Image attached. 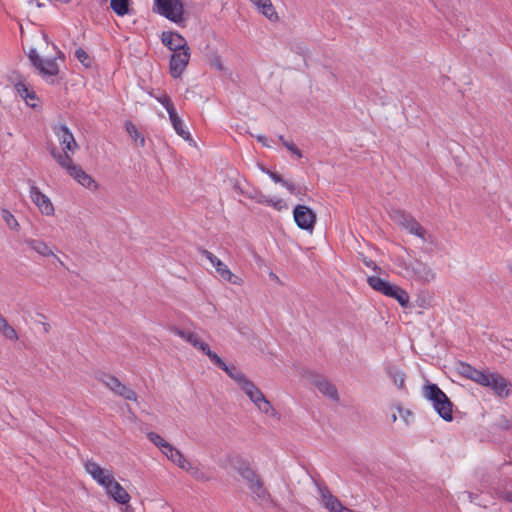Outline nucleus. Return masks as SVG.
<instances>
[{"mask_svg": "<svg viewBox=\"0 0 512 512\" xmlns=\"http://www.w3.org/2000/svg\"><path fill=\"white\" fill-rule=\"evenodd\" d=\"M50 154L56 162L80 185L88 189L97 188L95 180L79 165L74 164L71 155H60V152L55 147L51 148Z\"/></svg>", "mask_w": 512, "mask_h": 512, "instance_id": "nucleus-1", "label": "nucleus"}, {"mask_svg": "<svg viewBox=\"0 0 512 512\" xmlns=\"http://www.w3.org/2000/svg\"><path fill=\"white\" fill-rule=\"evenodd\" d=\"M423 395L432 403L433 408L442 419L452 421L453 404L436 384L431 383L424 386Z\"/></svg>", "mask_w": 512, "mask_h": 512, "instance_id": "nucleus-2", "label": "nucleus"}, {"mask_svg": "<svg viewBox=\"0 0 512 512\" xmlns=\"http://www.w3.org/2000/svg\"><path fill=\"white\" fill-rule=\"evenodd\" d=\"M402 275L409 279L420 283H429L436 277V273L425 262L419 259H412L408 262L400 264Z\"/></svg>", "mask_w": 512, "mask_h": 512, "instance_id": "nucleus-3", "label": "nucleus"}, {"mask_svg": "<svg viewBox=\"0 0 512 512\" xmlns=\"http://www.w3.org/2000/svg\"><path fill=\"white\" fill-rule=\"evenodd\" d=\"M367 282L375 291L397 300L402 307L408 306L410 301L409 294L398 285L392 284L378 276L368 277Z\"/></svg>", "mask_w": 512, "mask_h": 512, "instance_id": "nucleus-4", "label": "nucleus"}, {"mask_svg": "<svg viewBox=\"0 0 512 512\" xmlns=\"http://www.w3.org/2000/svg\"><path fill=\"white\" fill-rule=\"evenodd\" d=\"M390 217L396 224L407 230L409 233L419 237L423 241H426V230L412 215L403 210L395 209L390 212Z\"/></svg>", "mask_w": 512, "mask_h": 512, "instance_id": "nucleus-5", "label": "nucleus"}, {"mask_svg": "<svg viewBox=\"0 0 512 512\" xmlns=\"http://www.w3.org/2000/svg\"><path fill=\"white\" fill-rule=\"evenodd\" d=\"M154 11L174 23L183 21L184 6L181 0H154Z\"/></svg>", "mask_w": 512, "mask_h": 512, "instance_id": "nucleus-6", "label": "nucleus"}, {"mask_svg": "<svg viewBox=\"0 0 512 512\" xmlns=\"http://www.w3.org/2000/svg\"><path fill=\"white\" fill-rule=\"evenodd\" d=\"M242 391L248 396V398L255 404V406L262 413L268 416H275L276 410L271 405L270 401L267 400L265 395L260 391V389L249 380L242 387H240Z\"/></svg>", "mask_w": 512, "mask_h": 512, "instance_id": "nucleus-7", "label": "nucleus"}, {"mask_svg": "<svg viewBox=\"0 0 512 512\" xmlns=\"http://www.w3.org/2000/svg\"><path fill=\"white\" fill-rule=\"evenodd\" d=\"M97 379L114 394L130 401H137L134 390L122 383L116 376L109 373H101Z\"/></svg>", "mask_w": 512, "mask_h": 512, "instance_id": "nucleus-8", "label": "nucleus"}, {"mask_svg": "<svg viewBox=\"0 0 512 512\" xmlns=\"http://www.w3.org/2000/svg\"><path fill=\"white\" fill-rule=\"evenodd\" d=\"M201 254L209 260L212 266L215 268L216 272L219 274L220 278L224 281H227L231 284L241 286L243 284L242 278L235 275L228 266L223 263L218 257H216L213 253L206 249L201 250Z\"/></svg>", "mask_w": 512, "mask_h": 512, "instance_id": "nucleus-9", "label": "nucleus"}, {"mask_svg": "<svg viewBox=\"0 0 512 512\" xmlns=\"http://www.w3.org/2000/svg\"><path fill=\"white\" fill-rule=\"evenodd\" d=\"M53 132L62 145L63 152H60V155L73 154L78 148V144L69 128L65 124H59L53 127Z\"/></svg>", "mask_w": 512, "mask_h": 512, "instance_id": "nucleus-10", "label": "nucleus"}, {"mask_svg": "<svg viewBox=\"0 0 512 512\" xmlns=\"http://www.w3.org/2000/svg\"><path fill=\"white\" fill-rule=\"evenodd\" d=\"M293 217L297 226L306 231H312L316 223V214L306 205H297L293 210Z\"/></svg>", "mask_w": 512, "mask_h": 512, "instance_id": "nucleus-11", "label": "nucleus"}, {"mask_svg": "<svg viewBox=\"0 0 512 512\" xmlns=\"http://www.w3.org/2000/svg\"><path fill=\"white\" fill-rule=\"evenodd\" d=\"M86 472L104 489L114 480L111 470L102 468L98 463L88 460L85 463Z\"/></svg>", "mask_w": 512, "mask_h": 512, "instance_id": "nucleus-12", "label": "nucleus"}, {"mask_svg": "<svg viewBox=\"0 0 512 512\" xmlns=\"http://www.w3.org/2000/svg\"><path fill=\"white\" fill-rule=\"evenodd\" d=\"M318 489L321 498V504L329 512H355L352 509L344 506L326 486H319Z\"/></svg>", "mask_w": 512, "mask_h": 512, "instance_id": "nucleus-13", "label": "nucleus"}, {"mask_svg": "<svg viewBox=\"0 0 512 512\" xmlns=\"http://www.w3.org/2000/svg\"><path fill=\"white\" fill-rule=\"evenodd\" d=\"M30 198L42 214L47 216L54 214V206L49 197L43 194L34 183L30 186Z\"/></svg>", "mask_w": 512, "mask_h": 512, "instance_id": "nucleus-14", "label": "nucleus"}, {"mask_svg": "<svg viewBox=\"0 0 512 512\" xmlns=\"http://www.w3.org/2000/svg\"><path fill=\"white\" fill-rule=\"evenodd\" d=\"M190 59V49L174 52L170 59V74L173 78H179L186 69Z\"/></svg>", "mask_w": 512, "mask_h": 512, "instance_id": "nucleus-15", "label": "nucleus"}, {"mask_svg": "<svg viewBox=\"0 0 512 512\" xmlns=\"http://www.w3.org/2000/svg\"><path fill=\"white\" fill-rule=\"evenodd\" d=\"M485 387H490L495 394L500 397H508L511 392L512 385L500 374L491 373L489 375V384Z\"/></svg>", "mask_w": 512, "mask_h": 512, "instance_id": "nucleus-16", "label": "nucleus"}, {"mask_svg": "<svg viewBox=\"0 0 512 512\" xmlns=\"http://www.w3.org/2000/svg\"><path fill=\"white\" fill-rule=\"evenodd\" d=\"M234 468L246 482L248 488L261 480L259 475L254 469H252L250 464L242 459H238L236 461Z\"/></svg>", "mask_w": 512, "mask_h": 512, "instance_id": "nucleus-17", "label": "nucleus"}, {"mask_svg": "<svg viewBox=\"0 0 512 512\" xmlns=\"http://www.w3.org/2000/svg\"><path fill=\"white\" fill-rule=\"evenodd\" d=\"M162 42L174 52L189 49L186 40L179 33L163 32Z\"/></svg>", "mask_w": 512, "mask_h": 512, "instance_id": "nucleus-18", "label": "nucleus"}, {"mask_svg": "<svg viewBox=\"0 0 512 512\" xmlns=\"http://www.w3.org/2000/svg\"><path fill=\"white\" fill-rule=\"evenodd\" d=\"M106 493L117 503L127 504L131 497L124 487L115 479L105 488Z\"/></svg>", "mask_w": 512, "mask_h": 512, "instance_id": "nucleus-19", "label": "nucleus"}, {"mask_svg": "<svg viewBox=\"0 0 512 512\" xmlns=\"http://www.w3.org/2000/svg\"><path fill=\"white\" fill-rule=\"evenodd\" d=\"M248 489L254 501L258 502L261 505L273 504L271 494L264 487V482L262 480L258 481L257 483H254Z\"/></svg>", "mask_w": 512, "mask_h": 512, "instance_id": "nucleus-20", "label": "nucleus"}, {"mask_svg": "<svg viewBox=\"0 0 512 512\" xmlns=\"http://www.w3.org/2000/svg\"><path fill=\"white\" fill-rule=\"evenodd\" d=\"M313 384L325 396H327L333 400H338L337 388L326 378H324L322 376H316L313 379Z\"/></svg>", "mask_w": 512, "mask_h": 512, "instance_id": "nucleus-21", "label": "nucleus"}, {"mask_svg": "<svg viewBox=\"0 0 512 512\" xmlns=\"http://www.w3.org/2000/svg\"><path fill=\"white\" fill-rule=\"evenodd\" d=\"M25 245H27L31 250L35 251L41 256L50 257L55 256L52 249L48 246V244L39 239L26 238L24 240Z\"/></svg>", "mask_w": 512, "mask_h": 512, "instance_id": "nucleus-22", "label": "nucleus"}, {"mask_svg": "<svg viewBox=\"0 0 512 512\" xmlns=\"http://www.w3.org/2000/svg\"><path fill=\"white\" fill-rule=\"evenodd\" d=\"M266 18L270 21L278 19L277 12L275 11L271 0H250Z\"/></svg>", "mask_w": 512, "mask_h": 512, "instance_id": "nucleus-23", "label": "nucleus"}, {"mask_svg": "<svg viewBox=\"0 0 512 512\" xmlns=\"http://www.w3.org/2000/svg\"><path fill=\"white\" fill-rule=\"evenodd\" d=\"M217 367L225 371L229 377H231L240 387H242L250 379L235 366H228L223 361V364H217Z\"/></svg>", "mask_w": 512, "mask_h": 512, "instance_id": "nucleus-24", "label": "nucleus"}, {"mask_svg": "<svg viewBox=\"0 0 512 512\" xmlns=\"http://www.w3.org/2000/svg\"><path fill=\"white\" fill-rule=\"evenodd\" d=\"M35 68L43 77H53L59 73V67L55 59H42L40 65Z\"/></svg>", "mask_w": 512, "mask_h": 512, "instance_id": "nucleus-25", "label": "nucleus"}, {"mask_svg": "<svg viewBox=\"0 0 512 512\" xmlns=\"http://www.w3.org/2000/svg\"><path fill=\"white\" fill-rule=\"evenodd\" d=\"M169 118H170V121H171V124L175 130V132L180 136L182 137L184 140L186 141H193L191 136H190V133L184 129V124H183V121L182 119L178 116L176 110L173 111V112H170L169 114Z\"/></svg>", "mask_w": 512, "mask_h": 512, "instance_id": "nucleus-26", "label": "nucleus"}, {"mask_svg": "<svg viewBox=\"0 0 512 512\" xmlns=\"http://www.w3.org/2000/svg\"><path fill=\"white\" fill-rule=\"evenodd\" d=\"M171 332L175 335L179 336L180 338L187 341L189 344H191L195 349L200 345L202 342L200 336L193 331H186L177 327H172Z\"/></svg>", "mask_w": 512, "mask_h": 512, "instance_id": "nucleus-27", "label": "nucleus"}, {"mask_svg": "<svg viewBox=\"0 0 512 512\" xmlns=\"http://www.w3.org/2000/svg\"><path fill=\"white\" fill-rule=\"evenodd\" d=\"M0 333L9 340H18L16 330L8 323L6 318L0 313Z\"/></svg>", "mask_w": 512, "mask_h": 512, "instance_id": "nucleus-28", "label": "nucleus"}, {"mask_svg": "<svg viewBox=\"0 0 512 512\" xmlns=\"http://www.w3.org/2000/svg\"><path fill=\"white\" fill-rule=\"evenodd\" d=\"M125 129L135 143H137L140 147L145 146V137L138 131L137 127L131 121H127L125 123Z\"/></svg>", "mask_w": 512, "mask_h": 512, "instance_id": "nucleus-29", "label": "nucleus"}, {"mask_svg": "<svg viewBox=\"0 0 512 512\" xmlns=\"http://www.w3.org/2000/svg\"><path fill=\"white\" fill-rule=\"evenodd\" d=\"M386 371L398 388H404L406 375L403 371L394 366H389Z\"/></svg>", "mask_w": 512, "mask_h": 512, "instance_id": "nucleus-30", "label": "nucleus"}, {"mask_svg": "<svg viewBox=\"0 0 512 512\" xmlns=\"http://www.w3.org/2000/svg\"><path fill=\"white\" fill-rule=\"evenodd\" d=\"M196 349L200 350L202 353L207 355L214 365L223 364V360L215 352H213L210 349L209 345L204 341H202Z\"/></svg>", "mask_w": 512, "mask_h": 512, "instance_id": "nucleus-31", "label": "nucleus"}, {"mask_svg": "<svg viewBox=\"0 0 512 512\" xmlns=\"http://www.w3.org/2000/svg\"><path fill=\"white\" fill-rule=\"evenodd\" d=\"M491 373L489 372H485V371H480L478 369H474V371L471 373L470 377L468 379L476 382L477 384L481 385V386H486L487 384H489V375Z\"/></svg>", "mask_w": 512, "mask_h": 512, "instance_id": "nucleus-32", "label": "nucleus"}, {"mask_svg": "<svg viewBox=\"0 0 512 512\" xmlns=\"http://www.w3.org/2000/svg\"><path fill=\"white\" fill-rule=\"evenodd\" d=\"M491 373L489 372H485V371H480L478 369H474V371L471 373L470 377L468 379L476 382L477 384L481 385V386H486L487 384H489V375Z\"/></svg>", "mask_w": 512, "mask_h": 512, "instance_id": "nucleus-33", "label": "nucleus"}, {"mask_svg": "<svg viewBox=\"0 0 512 512\" xmlns=\"http://www.w3.org/2000/svg\"><path fill=\"white\" fill-rule=\"evenodd\" d=\"M129 0H111L110 6L112 10L119 16H124L128 13Z\"/></svg>", "mask_w": 512, "mask_h": 512, "instance_id": "nucleus-34", "label": "nucleus"}, {"mask_svg": "<svg viewBox=\"0 0 512 512\" xmlns=\"http://www.w3.org/2000/svg\"><path fill=\"white\" fill-rule=\"evenodd\" d=\"M147 437L154 445L160 448L162 452L166 450L170 445V443H168L163 437L155 432H149Z\"/></svg>", "mask_w": 512, "mask_h": 512, "instance_id": "nucleus-35", "label": "nucleus"}, {"mask_svg": "<svg viewBox=\"0 0 512 512\" xmlns=\"http://www.w3.org/2000/svg\"><path fill=\"white\" fill-rule=\"evenodd\" d=\"M2 218L10 229L18 230L19 223L10 211L2 210Z\"/></svg>", "mask_w": 512, "mask_h": 512, "instance_id": "nucleus-36", "label": "nucleus"}, {"mask_svg": "<svg viewBox=\"0 0 512 512\" xmlns=\"http://www.w3.org/2000/svg\"><path fill=\"white\" fill-rule=\"evenodd\" d=\"M186 472L190 473V475L196 479L197 481L206 482L210 480V477L207 476L204 472H202L198 467L193 466L191 464V468L187 469Z\"/></svg>", "mask_w": 512, "mask_h": 512, "instance_id": "nucleus-37", "label": "nucleus"}, {"mask_svg": "<svg viewBox=\"0 0 512 512\" xmlns=\"http://www.w3.org/2000/svg\"><path fill=\"white\" fill-rule=\"evenodd\" d=\"M14 87H15L17 94L22 99L26 98L30 94V92L34 91V90L30 89L24 81H18L17 83H15Z\"/></svg>", "mask_w": 512, "mask_h": 512, "instance_id": "nucleus-38", "label": "nucleus"}, {"mask_svg": "<svg viewBox=\"0 0 512 512\" xmlns=\"http://www.w3.org/2000/svg\"><path fill=\"white\" fill-rule=\"evenodd\" d=\"M474 369L475 368L473 366H471L470 364L464 363V362H460L457 365L458 373L467 379L470 377V375L474 371Z\"/></svg>", "mask_w": 512, "mask_h": 512, "instance_id": "nucleus-39", "label": "nucleus"}, {"mask_svg": "<svg viewBox=\"0 0 512 512\" xmlns=\"http://www.w3.org/2000/svg\"><path fill=\"white\" fill-rule=\"evenodd\" d=\"M162 453L173 463L175 462L176 458L181 454V452L171 444Z\"/></svg>", "mask_w": 512, "mask_h": 512, "instance_id": "nucleus-40", "label": "nucleus"}, {"mask_svg": "<svg viewBox=\"0 0 512 512\" xmlns=\"http://www.w3.org/2000/svg\"><path fill=\"white\" fill-rule=\"evenodd\" d=\"M157 100L165 107L168 114H170V112L175 111V107H174L173 103L171 102L170 98L166 94H164L160 97H157Z\"/></svg>", "mask_w": 512, "mask_h": 512, "instance_id": "nucleus-41", "label": "nucleus"}, {"mask_svg": "<svg viewBox=\"0 0 512 512\" xmlns=\"http://www.w3.org/2000/svg\"><path fill=\"white\" fill-rule=\"evenodd\" d=\"M75 57L83 64L85 65L86 67L89 66L90 64V59H89V56L88 54L86 53V51L82 48H78L76 51H75Z\"/></svg>", "mask_w": 512, "mask_h": 512, "instance_id": "nucleus-42", "label": "nucleus"}, {"mask_svg": "<svg viewBox=\"0 0 512 512\" xmlns=\"http://www.w3.org/2000/svg\"><path fill=\"white\" fill-rule=\"evenodd\" d=\"M180 469L187 470L191 468V462L188 461L184 455L181 453L180 456H178L174 462Z\"/></svg>", "mask_w": 512, "mask_h": 512, "instance_id": "nucleus-43", "label": "nucleus"}, {"mask_svg": "<svg viewBox=\"0 0 512 512\" xmlns=\"http://www.w3.org/2000/svg\"><path fill=\"white\" fill-rule=\"evenodd\" d=\"M284 147L297 158H302L301 150L296 146V144L293 141L284 142Z\"/></svg>", "mask_w": 512, "mask_h": 512, "instance_id": "nucleus-44", "label": "nucleus"}, {"mask_svg": "<svg viewBox=\"0 0 512 512\" xmlns=\"http://www.w3.org/2000/svg\"><path fill=\"white\" fill-rule=\"evenodd\" d=\"M267 205L272 206L278 211H281L283 209L287 208L286 203L282 199H272L269 198Z\"/></svg>", "mask_w": 512, "mask_h": 512, "instance_id": "nucleus-45", "label": "nucleus"}, {"mask_svg": "<svg viewBox=\"0 0 512 512\" xmlns=\"http://www.w3.org/2000/svg\"><path fill=\"white\" fill-rule=\"evenodd\" d=\"M23 100L31 108H36L38 106V98L36 96L35 91L30 92V94Z\"/></svg>", "mask_w": 512, "mask_h": 512, "instance_id": "nucleus-46", "label": "nucleus"}, {"mask_svg": "<svg viewBox=\"0 0 512 512\" xmlns=\"http://www.w3.org/2000/svg\"><path fill=\"white\" fill-rule=\"evenodd\" d=\"M28 57L34 67H36L37 65H40V62L43 59L39 56L36 49H30V51L28 53Z\"/></svg>", "mask_w": 512, "mask_h": 512, "instance_id": "nucleus-47", "label": "nucleus"}, {"mask_svg": "<svg viewBox=\"0 0 512 512\" xmlns=\"http://www.w3.org/2000/svg\"><path fill=\"white\" fill-rule=\"evenodd\" d=\"M267 174L270 176V178L275 182V183H280V184H283V182L285 181L281 175H279L278 173L276 172H272V171H269L267 170L266 171Z\"/></svg>", "mask_w": 512, "mask_h": 512, "instance_id": "nucleus-48", "label": "nucleus"}, {"mask_svg": "<svg viewBox=\"0 0 512 512\" xmlns=\"http://www.w3.org/2000/svg\"><path fill=\"white\" fill-rule=\"evenodd\" d=\"M251 198L255 199L257 203L266 204L268 203L269 197L263 194H257L256 196H252Z\"/></svg>", "mask_w": 512, "mask_h": 512, "instance_id": "nucleus-49", "label": "nucleus"}, {"mask_svg": "<svg viewBox=\"0 0 512 512\" xmlns=\"http://www.w3.org/2000/svg\"><path fill=\"white\" fill-rule=\"evenodd\" d=\"M282 185L286 187L291 194H297V188L295 184L285 180Z\"/></svg>", "mask_w": 512, "mask_h": 512, "instance_id": "nucleus-50", "label": "nucleus"}, {"mask_svg": "<svg viewBox=\"0 0 512 512\" xmlns=\"http://www.w3.org/2000/svg\"><path fill=\"white\" fill-rule=\"evenodd\" d=\"M501 499H503L504 501L512 504V492L511 491H504L501 494Z\"/></svg>", "mask_w": 512, "mask_h": 512, "instance_id": "nucleus-51", "label": "nucleus"}, {"mask_svg": "<svg viewBox=\"0 0 512 512\" xmlns=\"http://www.w3.org/2000/svg\"><path fill=\"white\" fill-rule=\"evenodd\" d=\"M257 140L262 143L264 146L269 147V144L267 143V138L265 136L259 135L256 137Z\"/></svg>", "mask_w": 512, "mask_h": 512, "instance_id": "nucleus-52", "label": "nucleus"}, {"mask_svg": "<svg viewBox=\"0 0 512 512\" xmlns=\"http://www.w3.org/2000/svg\"><path fill=\"white\" fill-rule=\"evenodd\" d=\"M214 65H215V67H216L217 69H219V70H222V69H223L222 63H221V61H220L219 59H217V60L215 61V64H214Z\"/></svg>", "mask_w": 512, "mask_h": 512, "instance_id": "nucleus-53", "label": "nucleus"}, {"mask_svg": "<svg viewBox=\"0 0 512 512\" xmlns=\"http://www.w3.org/2000/svg\"><path fill=\"white\" fill-rule=\"evenodd\" d=\"M279 141L282 143V145L284 146V142H289L288 140H286L282 135H280L278 137Z\"/></svg>", "mask_w": 512, "mask_h": 512, "instance_id": "nucleus-54", "label": "nucleus"}, {"mask_svg": "<svg viewBox=\"0 0 512 512\" xmlns=\"http://www.w3.org/2000/svg\"><path fill=\"white\" fill-rule=\"evenodd\" d=\"M366 266L372 267L373 262L372 261H365Z\"/></svg>", "mask_w": 512, "mask_h": 512, "instance_id": "nucleus-55", "label": "nucleus"}]
</instances>
